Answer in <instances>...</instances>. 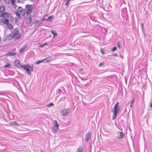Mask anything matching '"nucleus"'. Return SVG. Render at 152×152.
I'll list each match as a JSON object with an SVG mask.
<instances>
[{
  "label": "nucleus",
  "mask_w": 152,
  "mask_h": 152,
  "mask_svg": "<svg viewBox=\"0 0 152 152\" xmlns=\"http://www.w3.org/2000/svg\"><path fill=\"white\" fill-rule=\"evenodd\" d=\"M10 36L11 37L14 38L15 39H18L20 37L19 31L17 28L15 29L14 31L10 34Z\"/></svg>",
  "instance_id": "obj_1"
},
{
  "label": "nucleus",
  "mask_w": 152,
  "mask_h": 152,
  "mask_svg": "<svg viewBox=\"0 0 152 152\" xmlns=\"http://www.w3.org/2000/svg\"><path fill=\"white\" fill-rule=\"evenodd\" d=\"M20 67L23 68L24 70H25L29 75H30L31 74V71L33 70V68L29 65H20L19 68H20Z\"/></svg>",
  "instance_id": "obj_2"
},
{
  "label": "nucleus",
  "mask_w": 152,
  "mask_h": 152,
  "mask_svg": "<svg viewBox=\"0 0 152 152\" xmlns=\"http://www.w3.org/2000/svg\"><path fill=\"white\" fill-rule=\"evenodd\" d=\"M71 112V110L70 108H64L60 111V113L62 116H66Z\"/></svg>",
  "instance_id": "obj_3"
},
{
  "label": "nucleus",
  "mask_w": 152,
  "mask_h": 152,
  "mask_svg": "<svg viewBox=\"0 0 152 152\" xmlns=\"http://www.w3.org/2000/svg\"><path fill=\"white\" fill-rule=\"evenodd\" d=\"M26 8L27 10V14L29 15L32 12L33 6L31 5L27 4L26 5Z\"/></svg>",
  "instance_id": "obj_4"
},
{
  "label": "nucleus",
  "mask_w": 152,
  "mask_h": 152,
  "mask_svg": "<svg viewBox=\"0 0 152 152\" xmlns=\"http://www.w3.org/2000/svg\"><path fill=\"white\" fill-rule=\"evenodd\" d=\"M124 136V133L120 132H117V136L115 137L118 140H121Z\"/></svg>",
  "instance_id": "obj_5"
},
{
  "label": "nucleus",
  "mask_w": 152,
  "mask_h": 152,
  "mask_svg": "<svg viewBox=\"0 0 152 152\" xmlns=\"http://www.w3.org/2000/svg\"><path fill=\"white\" fill-rule=\"evenodd\" d=\"M119 103L118 102H117L115 104L113 109H114V113H118L120 110V109L119 108Z\"/></svg>",
  "instance_id": "obj_6"
},
{
  "label": "nucleus",
  "mask_w": 152,
  "mask_h": 152,
  "mask_svg": "<svg viewBox=\"0 0 152 152\" xmlns=\"http://www.w3.org/2000/svg\"><path fill=\"white\" fill-rule=\"evenodd\" d=\"M51 57H48L46 58H45L44 59V60H38V61H37L36 62V64H39V63H41L42 62L47 60L46 61H45V62H48V61H49L50 60H51Z\"/></svg>",
  "instance_id": "obj_7"
},
{
  "label": "nucleus",
  "mask_w": 152,
  "mask_h": 152,
  "mask_svg": "<svg viewBox=\"0 0 152 152\" xmlns=\"http://www.w3.org/2000/svg\"><path fill=\"white\" fill-rule=\"evenodd\" d=\"M10 13L6 12H4L1 14L0 16L1 17H3L5 18H9L10 17Z\"/></svg>",
  "instance_id": "obj_8"
},
{
  "label": "nucleus",
  "mask_w": 152,
  "mask_h": 152,
  "mask_svg": "<svg viewBox=\"0 0 152 152\" xmlns=\"http://www.w3.org/2000/svg\"><path fill=\"white\" fill-rule=\"evenodd\" d=\"M91 132L88 133L86 137V142H87L91 139Z\"/></svg>",
  "instance_id": "obj_9"
},
{
  "label": "nucleus",
  "mask_w": 152,
  "mask_h": 152,
  "mask_svg": "<svg viewBox=\"0 0 152 152\" xmlns=\"http://www.w3.org/2000/svg\"><path fill=\"white\" fill-rule=\"evenodd\" d=\"M21 2L20 0H10V3L12 6L15 5V3H20Z\"/></svg>",
  "instance_id": "obj_10"
},
{
  "label": "nucleus",
  "mask_w": 152,
  "mask_h": 152,
  "mask_svg": "<svg viewBox=\"0 0 152 152\" xmlns=\"http://www.w3.org/2000/svg\"><path fill=\"white\" fill-rule=\"evenodd\" d=\"M16 53L12 51L9 52L6 54L7 56H14L15 55Z\"/></svg>",
  "instance_id": "obj_11"
},
{
  "label": "nucleus",
  "mask_w": 152,
  "mask_h": 152,
  "mask_svg": "<svg viewBox=\"0 0 152 152\" xmlns=\"http://www.w3.org/2000/svg\"><path fill=\"white\" fill-rule=\"evenodd\" d=\"M58 129V128L57 127H55L53 126V127L51 128L52 131L53 133H55L57 131Z\"/></svg>",
  "instance_id": "obj_12"
},
{
  "label": "nucleus",
  "mask_w": 152,
  "mask_h": 152,
  "mask_svg": "<svg viewBox=\"0 0 152 152\" xmlns=\"http://www.w3.org/2000/svg\"><path fill=\"white\" fill-rule=\"evenodd\" d=\"M2 22L7 25H8L9 23V20L7 19L4 18L2 20Z\"/></svg>",
  "instance_id": "obj_13"
},
{
  "label": "nucleus",
  "mask_w": 152,
  "mask_h": 152,
  "mask_svg": "<svg viewBox=\"0 0 152 152\" xmlns=\"http://www.w3.org/2000/svg\"><path fill=\"white\" fill-rule=\"evenodd\" d=\"M27 13L26 10L25 9H23L21 12H20V13L22 15H24L26 13Z\"/></svg>",
  "instance_id": "obj_14"
},
{
  "label": "nucleus",
  "mask_w": 152,
  "mask_h": 152,
  "mask_svg": "<svg viewBox=\"0 0 152 152\" xmlns=\"http://www.w3.org/2000/svg\"><path fill=\"white\" fill-rule=\"evenodd\" d=\"M84 149L82 146L79 147L77 150V152H83V151Z\"/></svg>",
  "instance_id": "obj_15"
},
{
  "label": "nucleus",
  "mask_w": 152,
  "mask_h": 152,
  "mask_svg": "<svg viewBox=\"0 0 152 152\" xmlns=\"http://www.w3.org/2000/svg\"><path fill=\"white\" fill-rule=\"evenodd\" d=\"M20 63V61L19 60H16L15 61L14 64L15 66H18L19 65Z\"/></svg>",
  "instance_id": "obj_16"
},
{
  "label": "nucleus",
  "mask_w": 152,
  "mask_h": 152,
  "mask_svg": "<svg viewBox=\"0 0 152 152\" xmlns=\"http://www.w3.org/2000/svg\"><path fill=\"white\" fill-rule=\"evenodd\" d=\"M54 126L55 127H57L58 128L59 125L58 124L56 121H53Z\"/></svg>",
  "instance_id": "obj_17"
},
{
  "label": "nucleus",
  "mask_w": 152,
  "mask_h": 152,
  "mask_svg": "<svg viewBox=\"0 0 152 152\" xmlns=\"http://www.w3.org/2000/svg\"><path fill=\"white\" fill-rule=\"evenodd\" d=\"M12 125H15L16 126H19V124L17 123L16 121H14L10 123Z\"/></svg>",
  "instance_id": "obj_18"
},
{
  "label": "nucleus",
  "mask_w": 152,
  "mask_h": 152,
  "mask_svg": "<svg viewBox=\"0 0 152 152\" xmlns=\"http://www.w3.org/2000/svg\"><path fill=\"white\" fill-rule=\"evenodd\" d=\"M5 10V7L4 6H0V12H2Z\"/></svg>",
  "instance_id": "obj_19"
},
{
  "label": "nucleus",
  "mask_w": 152,
  "mask_h": 152,
  "mask_svg": "<svg viewBox=\"0 0 152 152\" xmlns=\"http://www.w3.org/2000/svg\"><path fill=\"white\" fill-rule=\"evenodd\" d=\"M51 33L53 35L54 37H55L57 35V33L55 31L51 30Z\"/></svg>",
  "instance_id": "obj_20"
},
{
  "label": "nucleus",
  "mask_w": 152,
  "mask_h": 152,
  "mask_svg": "<svg viewBox=\"0 0 152 152\" xmlns=\"http://www.w3.org/2000/svg\"><path fill=\"white\" fill-rule=\"evenodd\" d=\"M100 51L103 54H104L106 53V51H104V48H100Z\"/></svg>",
  "instance_id": "obj_21"
},
{
  "label": "nucleus",
  "mask_w": 152,
  "mask_h": 152,
  "mask_svg": "<svg viewBox=\"0 0 152 152\" xmlns=\"http://www.w3.org/2000/svg\"><path fill=\"white\" fill-rule=\"evenodd\" d=\"M54 104L52 103H50V104L46 105V106L48 107H50L53 106Z\"/></svg>",
  "instance_id": "obj_22"
},
{
  "label": "nucleus",
  "mask_w": 152,
  "mask_h": 152,
  "mask_svg": "<svg viewBox=\"0 0 152 152\" xmlns=\"http://www.w3.org/2000/svg\"><path fill=\"white\" fill-rule=\"evenodd\" d=\"M3 1L6 3L9 4L10 3V0H3Z\"/></svg>",
  "instance_id": "obj_23"
},
{
  "label": "nucleus",
  "mask_w": 152,
  "mask_h": 152,
  "mask_svg": "<svg viewBox=\"0 0 152 152\" xmlns=\"http://www.w3.org/2000/svg\"><path fill=\"white\" fill-rule=\"evenodd\" d=\"M117 114H118V113H113V119L114 120L115 119V118L116 117V116Z\"/></svg>",
  "instance_id": "obj_24"
},
{
  "label": "nucleus",
  "mask_w": 152,
  "mask_h": 152,
  "mask_svg": "<svg viewBox=\"0 0 152 152\" xmlns=\"http://www.w3.org/2000/svg\"><path fill=\"white\" fill-rule=\"evenodd\" d=\"M26 47L25 46L22 47L20 50L19 53H21L23 50H25L26 49Z\"/></svg>",
  "instance_id": "obj_25"
},
{
  "label": "nucleus",
  "mask_w": 152,
  "mask_h": 152,
  "mask_svg": "<svg viewBox=\"0 0 152 152\" xmlns=\"http://www.w3.org/2000/svg\"><path fill=\"white\" fill-rule=\"evenodd\" d=\"M134 101H135V99H134V98L133 99V100H132V101L131 102V104L130 105V107H132L133 105V104H134Z\"/></svg>",
  "instance_id": "obj_26"
},
{
  "label": "nucleus",
  "mask_w": 152,
  "mask_h": 152,
  "mask_svg": "<svg viewBox=\"0 0 152 152\" xmlns=\"http://www.w3.org/2000/svg\"><path fill=\"white\" fill-rule=\"evenodd\" d=\"M23 9L21 7H18V11L20 12H21L22 10H23Z\"/></svg>",
  "instance_id": "obj_27"
},
{
  "label": "nucleus",
  "mask_w": 152,
  "mask_h": 152,
  "mask_svg": "<svg viewBox=\"0 0 152 152\" xmlns=\"http://www.w3.org/2000/svg\"><path fill=\"white\" fill-rule=\"evenodd\" d=\"M8 28L10 29H12L13 28L12 26L11 25H8Z\"/></svg>",
  "instance_id": "obj_28"
},
{
  "label": "nucleus",
  "mask_w": 152,
  "mask_h": 152,
  "mask_svg": "<svg viewBox=\"0 0 152 152\" xmlns=\"http://www.w3.org/2000/svg\"><path fill=\"white\" fill-rule=\"evenodd\" d=\"M52 16H50L49 17H48V19H47V20L48 21H51L52 20Z\"/></svg>",
  "instance_id": "obj_29"
},
{
  "label": "nucleus",
  "mask_w": 152,
  "mask_h": 152,
  "mask_svg": "<svg viewBox=\"0 0 152 152\" xmlns=\"http://www.w3.org/2000/svg\"><path fill=\"white\" fill-rule=\"evenodd\" d=\"M46 44H47V43H42V44L40 45V47L41 48H42Z\"/></svg>",
  "instance_id": "obj_30"
},
{
  "label": "nucleus",
  "mask_w": 152,
  "mask_h": 152,
  "mask_svg": "<svg viewBox=\"0 0 152 152\" xmlns=\"http://www.w3.org/2000/svg\"><path fill=\"white\" fill-rule=\"evenodd\" d=\"M117 48L116 47H114L111 50L112 51H114L116 50Z\"/></svg>",
  "instance_id": "obj_31"
},
{
  "label": "nucleus",
  "mask_w": 152,
  "mask_h": 152,
  "mask_svg": "<svg viewBox=\"0 0 152 152\" xmlns=\"http://www.w3.org/2000/svg\"><path fill=\"white\" fill-rule=\"evenodd\" d=\"M70 1V0H67V1H66V3L65 4V5H68L69 4Z\"/></svg>",
  "instance_id": "obj_32"
},
{
  "label": "nucleus",
  "mask_w": 152,
  "mask_h": 152,
  "mask_svg": "<svg viewBox=\"0 0 152 152\" xmlns=\"http://www.w3.org/2000/svg\"><path fill=\"white\" fill-rule=\"evenodd\" d=\"M10 66V65L9 64H6L5 66L4 67H9Z\"/></svg>",
  "instance_id": "obj_33"
},
{
  "label": "nucleus",
  "mask_w": 152,
  "mask_h": 152,
  "mask_svg": "<svg viewBox=\"0 0 152 152\" xmlns=\"http://www.w3.org/2000/svg\"><path fill=\"white\" fill-rule=\"evenodd\" d=\"M141 27H142V30H143V23H142Z\"/></svg>",
  "instance_id": "obj_34"
},
{
  "label": "nucleus",
  "mask_w": 152,
  "mask_h": 152,
  "mask_svg": "<svg viewBox=\"0 0 152 152\" xmlns=\"http://www.w3.org/2000/svg\"><path fill=\"white\" fill-rule=\"evenodd\" d=\"M103 63H100L99 64V67L101 66H102V65H103Z\"/></svg>",
  "instance_id": "obj_35"
},
{
  "label": "nucleus",
  "mask_w": 152,
  "mask_h": 152,
  "mask_svg": "<svg viewBox=\"0 0 152 152\" xmlns=\"http://www.w3.org/2000/svg\"><path fill=\"white\" fill-rule=\"evenodd\" d=\"M16 15L17 16H18V15L19 16V13H18V12H16Z\"/></svg>",
  "instance_id": "obj_36"
},
{
  "label": "nucleus",
  "mask_w": 152,
  "mask_h": 152,
  "mask_svg": "<svg viewBox=\"0 0 152 152\" xmlns=\"http://www.w3.org/2000/svg\"><path fill=\"white\" fill-rule=\"evenodd\" d=\"M150 106L151 108H152V102L151 103Z\"/></svg>",
  "instance_id": "obj_37"
},
{
  "label": "nucleus",
  "mask_w": 152,
  "mask_h": 152,
  "mask_svg": "<svg viewBox=\"0 0 152 152\" xmlns=\"http://www.w3.org/2000/svg\"><path fill=\"white\" fill-rule=\"evenodd\" d=\"M118 47H119V48H120V46H119V43H118Z\"/></svg>",
  "instance_id": "obj_38"
},
{
  "label": "nucleus",
  "mask_w": 152,
  "mask_h": 152,
  "mask_svg": "<svg viewBox=\"0 0 152 152\" xmlns=\"http://www.w3.org/2000/svg\"><path fill=\"white\" fill-rule=\"evenodd\" d=\"M31 1H32L33 0H31Z\"/></svg>",
  "instance_id": "obj_39"
},
{
  "label": "nucleus",
  "mask_w": 152,
  "mask_h": 152,
  "mask_svg": "<svg viewBox=\"0 0 152 152\" xmlns=\"http://www.w3.org/2000/svg\"><path fill=\"white\" fill-rule=\"evenodd\" d=\"M1 1V0H0V1Z\"/></svg>",
  "instance_id": "obj_40"
}]
</instances>
